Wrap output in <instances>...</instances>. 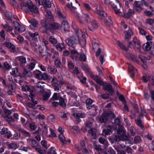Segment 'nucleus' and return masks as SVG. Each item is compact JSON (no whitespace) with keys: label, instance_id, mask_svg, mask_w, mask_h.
I'll return each mask as SVG.
<instances>
[{"label":"nucleus","instance_id":"45","mask_svg":"<svg viewBox=\"0 0 154 154\" xmlns=\"http://www.w3.org/2000/svg\"><path fill=\"white\" fill-rule=\"evenodd\" d=\"M79 59L81 61H86V57L84 54H80Z\"/></svg>","mask_w":154,"mask_h":154},{"label":"nucleus","instance_id":"25","mask_svg":"<svg viewBox=\"0 0 154 154\" xmlns=\"http://www.w3.org/2000/svg\"><path fill=\"white\" fill-rule=\"evenodd\" d=\"M40 92L42 93L43 100H48L50 96V94L47 92L44 91L43 92Z\"/></svg>","mask_w":154,"mask_h":154},{"label":"nucleus","instance_id":"28","mask_svg":"<svg viewBox=\"0 0 154 154\" xmlns=\"http://www.w3.org/2000/svg\"><path fill=\"white\" fill-rule=\"evenodd\" d=\"M133 45L135 46V48H137V49L138 50V51L140 52V53H143L142 52L140 49V45L139 43L138 42H137L136 41H133Z\"/></svg>","mask_w":154,"mask_h":154},{"label":"nucleus","instance_id":"58","mask_svg":"<svg viewBox=\"0 0 154 154\" xmlns=\"http://www.w3.org/2000/svg\"><path fill=\"white\" fill-rule=\"evenodd\" d=\"M106 129L107 130V131H108L109 132L111 133L113 131V127L112 126L109 125L107 127Z\"/></svg>","mask_w":154,"mask_h":154},{"label":"nucleus","instance_id":"2","mask_svg":"<svg viewBox=\"0 0 154 154\" xmlns=\"http://www.w3.org/2000/svg\"><path fill=\"white\" fill-rule=\"evenodd\" d=\"M111 5L116 14L121 15L120 14L124 12L121 4L118 0H112L111 2Z\"/></svg>","mask_w":154,"mask_h":154},{"label":"nucleus","instance_id":"13","mask_svg":"<svg viewBox=\"0 0 154 154\" xmlns=\"http://www.w3.org/2000/svg\"><path fill=\"white\" fill-rule=\"evenodd\" d=\"M109 139L112 143H113L121 140L119 136L117 135H113L111 137H110L109 138Z\"/></svg>","mask_w":154,"mask_h":154},{"label":"nucleus","instance_id":"19","mask_svg":"<svg viewBox=\"0 0 154 154\" xmlns=\"http://www.w3.org/2000/svg\"><path fill=\"white\" fill-rule=\"evenodd\" d=\"M45 83L43 82H38L36 84V86L38 88L42 89L40 91V92H43L44 91V87Z\"/></svg>","mask_w":154,"mask_h":154},{"label":"nucleus","instance_id":"60","mask_svg":"<svg viewBox=\"0 0 154 154\" xmlns=\"http://www.w3.org/2000/svg\"><path fill=\"white\" fill-rule=\"evenodd\" d=\"M109 96H110L108 94L106 93V94H103L101 95L100 96L103 98L106 99H108L109 98Z\"/></svg>","mask_w":154,"mask_h":154},{"label":"nucleus","instance_id":"23","mask_svg":"<svg viewBox=\"0 0 154 154\" xmlns=\"http://www.w3.org/2000/svg\"><path fill=\"white\" fill-rule=\"evenodd\" d=\"M5 15L7 20L9 21V22H11L12 21V13L10 12L7 11L5 12Z\"/></svg>","mask_w":154,"mask_h":154},{"label":"nucleus","instance_id":"21","mask_svg":"<svg viewBox=\"0 0 154 154\" xmlns=\"http://www.w3.org/2000/svg\"><path fill=\"white\" fill-rule=\"evenodd\" d=\"M41 3L42 5L46 8H49L51 6V3L48 0H42Z\"/></svg>","mask_w":154,"mask_h":154},{"label":"nucleus","instance_id":"52","mask_svg":"<svg viewBox=\"0 0 154 154\" xmlns=\"http://www.w3.org/2000/svg\"><path fill=\"white\" fill-rule=\"evenodd\" d=\"M60 98L59 96H58V94L57 93H54L52 98V99L53 100H56L59 99Z\"/></svg>","mask_w":154,"mask_h":154},{"label":"nucleus","instance_id":"62","mask_svg":"<svg viewBox=\"0 0 154 154\" xmlns=\"http://www.w3.org/2000/svg\"><path fill=\"white\" fill-rule=\"evenodd\" d=\"M27 105L29 108H32V109H35V105H33L31 103H28L26 104Z\"/></svg>","mask_w":154,"mask_h":154},{"label":"nucleus","instance_id":"59","mask_svg":"<svg viewBox=\"0 0 154 154\" xmlns=\"http://www.w3.org/2000/svg\"><path fill=\"white\" fill-rule=\"evenodd\" d=\"M110 133L108 131H107L106 129H103V135L106 136V135H109Z\"/></svg>","mask_w":154,"mask_h":154},{"label":"nucleus","instance_id":"48","mask_svg":"<svg viewBox=\"0 0 154 154\" xmlns=\"http://www.w3.org/2000/svg\"><path fill=\"white\" fill-rule=\"evenodd\" d=\"M36 144L37 142L34 139H32L31 140V145L33 148H35Z\"/></svg>","mask_w":154,"mask_h":154},{"label":"nucleus","instance_id":"6","mask_svg":"<svg viewBox=\"0 0 154 154\" xmlns=\"http://www.w3.org/2000/svg\"><path fill=\"white\" fill-rule=\"evenodd\" d=\"M117 133L120 135L119 137L121 140H128V137L126 135L125 131L123 130V127L121 126H119L117 130Z\"/></svg>","mask_w":154,"mask_h":154},{"label":"nucleus","instance_id":"43","mask_svg":"<svg viewBox=\"0 0 154 154\" xmlns=\"http://www.w3.org/2000/svg\"><path fill=\"white\" fill-rule=\"evenodd\" d=\"M34 97V95L33 94L32 92H31L30 93V95H29V97H30L31 99V101L35 105L37 104L38 103L37 101L34 100L33 99V97Z\"/></svg>","mask_w":154,"mask_h":154},{"label":"nucleus","instance_id":"44","mask_svg":"<svg viewBox=\"0 0 154 154\" xmlns=\"http://www.w3.org/2000/svg\"><path fill=\"white\" fill-rule=\"evenodd\" d=\"M118 43L120 47L122 50H125L126 51H127L128 50V49L125 47V45L123 44V43H121L119 42H118Z\"/></svg>","mask_w":154,"mask_h":154},{"label":"nucleus","instance_id":"36","mask_svg":"<svg viewBox=\"0 0 154 154\" xmlns=\"http://www.w3.org/2000/svg\"><path fill=\"white\" fill-rule=\"evenodd\" d=\"M105 23L107 26L109 27H110L112 25V22L109 18L105 19Z\"/></svg>","mask_w":154,"mask_h":154},{"label":"nucleus","instance_id":"20","mask_svg":"<svg viewBox=\"0 0 154 154\" xmlns=\"http://www.w3.org/2000/svg\"><path fill=\"white\" fill-rule=\"evenodd\" d=\"M127 57L128 59H131L134 62H135L138 63L139 62L138 60L137 59V56L131 53H129L128 54Z\"/></svg>","mask_w":154,"mask_h":154},{"label":"nucleus","instance_id":"8","mask_svg":"<svg viewBox=\"0 0 154 154\" xmlns=\"http://www.w3.org/2000/svg\"><path fill=\"white\" fill-rule=\"evenodd\" d=\"M91 18L88 14H82L80 17V22L84 24H87Z\"/></svg>","mask_w":154,"mask_h":154},{"label":"nucleus","instance_id":"42","mask_svg":"<svg viewBox=\"0 0 154 154\" xmlns=\"http://www.w3.org/2000/svg\"><path fill=\"white\" fill-rule=\"evenodd\" d=\"M146 45L145 47L146 50H149L151 48L152 42H147L146 43Z\"/></svg>","mask_w":154,"mask_h":154},{"label":"nucleus","instance_id":"63","mask_svg":"<svg viewBox=\"0 0 154 154\" xmlns=\"http://www.w3.org/2000/svg\"><path fill=\"white\" fill-rule=\"evenodd\" d=\"M104 55L101 54L99 60L102 64H103V62L105 61V60L104 59Z\"/></svg>","mask_w":154,"mask_h":154},{"label":"nucleus","instance_id":"41","mask_svg":"<svg viewBox=\"0 0 154 154\" xmlns=\"http://www.w3.org/2000/svg\"><path fill=\"white\" fill-rule=\"evenodd\" d=\"M50 42L53 44H55L57 43V40L53 36H51L49 38Z\"/></svg>","mask_w":154,"mask_h":154},{"label":"nucleus","instance_id":"34","mask_svg":"<svg viewBox=\"0 0 154 154\" xmlns=\"http://www.w3.org/2000/svg\"><path fill=\"white\" fill-rule=\"evenodd\" d=\"M78 41L82 46L84 47L85 45L86 41V39L84 38H83L81 39H79V37Z\"/></svg>","mask_w":154,"mask_h":154},{"label":"nucleus","instance_id":"51","mask_svg":"<svg viewBox=\"0 0 154 154\" xmlns=\"http://www.w3.org/2000/svg\"><path fill=\"white\" fill-rule=\"evenodd\" d=\"M94 80H95L96 82L100 84L101 85H102L103 86V84H104L103 83V81H102L100 79H95Z\"/></svg>","mask_w":154,"mask_h":154},{"label":"nucleus","instance_id":"1","mask_svg":"<svg viewBox=\"0 0 154 154\" xmlns=\"http://www.w3.org/2000/svg\"><path fill=\"white\" fill-rule=\"evenodd\" d=\"M75 32V35H73L66 40L67 44L74 49H75L79 38V31L76 30Z\"/></svg>","mask_w":154,"mask_h":154},{"label":"nucleus","instance_id":"46","mask_svg":"<svg viewBox=\"0 0 154 154\" xmlns=\"http://www.w3.org/2000/svg\"><path fill=\"white\" fill-rule=\"evenodd\" d=\"M4 69L6 70H8L10 69L11 67L10 66L8 63L7 62L4 63Z\"/></svg>","mask_w":154,"mask_h":154},{"label":"nucleus","instance_id":"24","mask_svg":"<svg viewBox=\"0 0 154 154\" xmlns=\"http://www.w3.org/2000/svg\"><path fill=\"white\" fill-rule=\"evenodd\" d=\"M128 72L131 78H133L134 76V68L132 66H130L128 68Z\"/></svg>","mask_w":154,"mask_h":154},{"label":"nucleus","instance_id":"47","mask_svg":"<svg viewBox=\"0 0 154 154\" xmlns=\"http://www.w3.org/2000/svg\"><path fill=\"white\" fill-rule=\"evenodd\" d=\"M55 64L57 67H60L61 63L60 60L58 58L56 59L55 61Z\"/></svg>","mask_w":154,"mask_h":154},{"label":"nucleus","instance_id":"54","mask_svg":"<svg viewBox=\"0 0 154 154\" xmlns=\"http://www.w3.org/2000/svg\"><path fill=\"white\" fill-rule=\"evenodd\" d=\"M140 141V136H137L134 137V142L135 143H136L139 142Z\"/></svg>","mask_w":154,"mask_h":154},{"label":"nucleus","instance_id":"17","mask_svg":"<svg viewBox=\"0 0 154 154\" xmlns=\"http://www.w3.org/2000/svg\"><path fill=\"white\" fill-rule=\"evenodd\" d=\"M59 25L58 24L56 23H50L49 26L48 28V30L50 29L51 30H56L59 27Z\"/></svg>","mask_w":154,"mask_h":154},{"label":"nucleus","instance_id":"55","mask_svg":"<svg viewBox=\"0 0 154 154\" xmlns=\"http://www.w3.org/2000/svg\"><path fill=\"white\" fill-rule=\"evenodd\" d=\"M68 67L69 69H72L74 68V65L72 61H70L69 62L68 64Z\"/></svg>","mask_w":154,"mask_h":154},{"label":"nucleus","instance_id":"5","mask_svg":"<svg viewBox=\"0 0 154 154\" xmlns=\"http://www.w3.org/2000/svg\"><path fill=\"white\" fill-rule=\"evenodd\" d=\"M89 30L93 31L98 27L97 23L94 19L91 18L87 24Z\"/></svg>","mask_w":154,"mask_h":154},{"label":"nucleus","instance_id":"16","mask_svg":"<svg viewBox=\"0 0 154 154\" xmlns=\"http://www.w3.org/2000/svg\"><path fill=\"white\" fill-rule=\"evenodd\" d=\"M124 33L125 34V40L128 42L131 38V36L133 35V32L130 29L128 31H125Z\"/></svg>","mask_w":154,"mask_h":154},{"label":"nucleus","instance_id":"40","mask_svg":"<svg viewBox=\"0 0 154 154\" xmlns=\"http://www.w3.org/2000/svg\"><path fill=\"white\" fill-rule=\"evenodd\" d=\"M22 2H21L20 5L21 6V9H25L24 8L26 7L27 6V1L24 2L23 0H21Z\"/></svg>","mask_w":154,"mask_h":154},{"label":"nucleus","instance_id":"22","mask_svg":"<svg viewBox=\"0 0 154 154\" xmlns=\"http://www.w3.org/2000/svg\"><path fill=\"white\" fill-rule=\"evenodd\" d=\"M4 44L7 47L11 49V52H14L15 51V48L13 44L9 42L5 43Z\"/></svg>","mask_w":154,"mask_h":154},{"label":"nucleus","instance_id":"9","mask_svg":"<svg viewBox=\"0 0 154 154\" xmlns=\"http://www.w3.org/2000/svg\"><path fill=\"white\" fill-rule=\"evenodd\" d=\"M27 6L28 8V11L29 12H30L32 14H37L38 12V9L32 2L28 3L27 4Z\"/></svg>","mask_w":154,"mask_h":154},{"label":"nucleus","instance_id":"31","mask_svg":"<svg viewBox=\"0 0 154 154\" xmlns=\"http://www.w3.org/2000/svg\"><path fill=\"white\" fill-rule=\"evenodd\" d=\"M23 76L30 77L32 75V73L30 71H28L26 69H24L23 72L22 74Z\"/></svg>","mask_w":154,"mask_h":154},{"label":"nucleus","instance_id":"61","mask_svg":"<svg viewBox=\"0 0 154 154\" xmlns=\"http://www.w3.org/2000/svg\"><path fill=\"white\" fill-rule=\"evenodd\" d=\"M145 14L146 16L148 17H150L152 16L153 14L149 11L146 10L145 11Z\"/></svg>","mask_w":154,"mask_h":154},{"label":"nucleus","instance_id":"15","mask_svg":"<svg viewBox=\"0 0 154 154\" xmlns=\"http://www.w3.org/2000/svg\"><path fill=\"white\" fill-rule=\"evenodd\" d=\"M69 27L68 23L67 21L64 20L62 22L61 28V30L63 31L64 32H65Z\"/></svg>","mask_w":154,"mask_h":154},{"label":"nucleus","instance_id":"29","mask_svg":"<svg viewBox=\"0 0 154 154\" xmlns=\"http://www.w3.org/2000/svg\"><path fill=\"white\" fill-rule=\"evenodd\" d=\"M13 23H14L15 30L18 31L19 32H22L23 30H21V27L18 26L20 25L19 23L15 21H14Z\"/></svg>","mask_w":154,"mask_h":154},{"label":"nucleus","instance_id":"26","mask_svg":"<svg viewBox=\"0 0 154 154\" xmlns=\"http://www.w3.org/2000/svg\"><path fill=\"white\" fill-rule=\"evenodd\" d=\"M96 130L94 128H91L88 131V133L89 134H91L94 139H95L96 137Z\"/></svg>","mask_w":154,"mask_h":154},{"label":"nucleus","instance_id":"57","mask_svg":"<svg viewBox=\"0 0 154 154\" xmlns=\"http://www.w3.org/2000/svg\"><path fill=\"white\" fill-rule=\"evenodd\" d=\"M8 149H9V148L13 149V148H14L15 149H16L17 147V146L16 145H15L13 143H11L10 144H9L8 145Z\"/></svg>","mask_w":154,"mask_h":154},{"label":"nucleus","instance_id":"3","mask_svg":"<svg viewBox=\"0 0 154 154\" xmlns=\"http://www.w3.org/2000/svg\"><path fill=\"white\" fill-rule=\"evenodd\" d=\"M110 117L114 118L116 117V116L114 113L111 111L103 112L101 116L99 118V121L102 123H106Z\"/></svg>","mask_w":154,"mask_h":154},{"label":"nucleus","instance_id":"27","mask_svg":"<svg viewBox=\"0 0 154 154\" xmlns=\"http://www.w3.org/2000/svg\"><path fill=\"white\" fill-rule=\"evenodd\" d=\"M59 104L63 107H65L66 106V104L65 103L64 100L62 97H60L59 98Z\"/></svg>","mask_w":154,"mask_h":154},{"label":"nucleus","instance_id":"12","mask_svg":"<svg viewBox=\"0 0 154 154\" xmlns=\"http://www.w3.org/2000/svg\"><path fill=\"white\" fill-rule=\"evenodd\" d=\"M51 82L52 86L54 87V89L55 91H57L59 90V88L61 86L57 82V80L56 78H53Z\"/></svg>","mask_w":154,"mask_h":154},{"label":"nucleus","instance_id":"38","mask_svg":"<svg viewBox=\"0 0 154 154\" xmlns=\"http://www.w3.org/2000/svg\"><path fill=\"white\" fill-rule=\"evenodd\" d=\"M2 26L4 28L5 30L8 32L11 31L12 30V29L11 26H9L8 25L6 24L5 25L3 24H2Z\"/></svg>","mask_w":154,"mask_h":154},{"label":"nucleus","instance_id":"4","mask_svg":"<svg viewBox=\"0 0 154 154\" xmlns=\"http://www.w3.org/2000/svg\"><path fill=\"white\" fill-rule=\"evenodd\" d=\"M34 72L35 78L39 80H47L49 79V76L46 72L42 74L40 71L38 70H36Z\"/></svg>","mask_w":154,"mask_h":154},{"label":"nucleus","instance_id":"30","mask_svg":"<svg viewBox=\"0 0 154 154\" xmlns=\"http://www.w3.org/2000/svg\"><path fill=\"white\" fill-rule=\"evenodd\" d=\"M56 47L59 51H61L65 48V46L63 44L59 43L56 45Z\"/></svg>","mask_w":154,"mask_h":154},{"label":"nucleus","instance_id":"50","mask_svg":"<svg viewBox=\"0 0 154 154\" xmlns=\"http://www.w3.org/2000/svg\"><path fill=\"white\" fill-rule=\"evenodd\" d=\"M119 99L122 101L123 103H126V100L124 96L122 95H120L119 97Z\"/></svg>","mask_w":154,"mask_h":154},{"label":"nucleus","instance_id":"7","mask_svg":"<svg viewBox=\"0 0 154 154\" xmlns=\"http://www.w3.org/2000/svg\"><path fill=\"white\" fill-rule=\"evenodd\" d=\"M144 4V0H141V2L135 1L134 4V7L135 8V10L138 12H140L143 8L142 7Z\"/></svg>","mask_w":154,"mask_h":154},{"label":"nucleus","instance_id":"33","mask_svg":"<svg viewBox=\"0 0 154 154\" xmlns=\"http://www.w3.org/2000/svg\"><path fill=\"white\" fill-rule=\"evenodd\" d=\"M39 53L41 55L42 57H44L45 56H46L47 54H49L48 52H46L45 50L43 49L42 48H40V50L39 51Z\"/></svg>","mask_w":154,"mask_h":154},{"label":"nucleus","instance_id":"56","mask_svg":"<svg viewBox=\"0 0 154 154\" xmlns=\"http://www.w3.org/2000/svg\"><path fill=\"white\" fill-rule=\"evenodd\" d=\"M8 131L7 128H4L2 129L1 131V134H4L8 133Z\"/></svg>","mask_w":154,"mask_h":154},{"label":"nucleus","instance_id":"10","mask_svg":"<svg viewBox=\"0 0 154 154\" xmlns=\"http://www.w3.org/2000/svg\"><path fill=\"white\" fill-rule=\"evenodd\" d=\"M50 23V21L47 19H43L41 21V24L42 26L44 27L45 29V30L43 31L42 32L46 33L47 32Z\"/></svg>","mask_w":154,"mask_h":154},{"label":"nucleus","instance_id":"37","mask_svg":"<svg viewBox=\"0 0 154 154\" xmlns=\"http://www.w3.org/2000/svg\"><path fill=\"white\" fill-rule=\"evenodd\" d=\"M29 35L33 39H35L36 36H38V33L37 32H35L34 33H32L31 32H29L28 33Z\"/></svg>","mask_w":154,"mask_h":154},{"label":"nucleus","instance_id":"39","mask_svg":"<svg viewBox=\"0 0 154 154\" xmlns=\"http://www.w3.org/2000/svg\"><path fill=\"white\" fill-rule=\"evenodd\" d=\"M135 122L136 124L141 128H143L144 127V125L142 124V122L140 119L135 120Z\"/></svg>","mask_w":154,"mask_h":154},{"label":"nucleus","instance_id":"35","mask_svg":"<svg viewBox=\"0 0 154 154\" xmlns=\"http://www.w3.org/2000/svg\"><path fill=\"white\" fill-rule=\"evenodd\" d=\"M59 138L60 140L63 143H66V141L63 133H61L59 135Z\"/></svg>","mask_w":154,"mask_h":154},{"label":"nucleus","instance_id":"64","mask_svg":"<svg viewBox=\"0 0 154 154\" xmlns=\"http://www.w3.org/2000/svg\"><path fill=\"white\" fill-rule=\"evenodd\" d=\"M93 102V101L91 99H87L85 102L86 105H91Z\"/></svg>","mask_w":154,"mask_h":154},{"label":"nucleus","instance_id":"49","mask_svg":"<svg viewBox=\"0 0 154 154\" xmlns=\"http://www.w3.org/2000/svg\"><path fill=\"white\" fill-rule=\"evenodd\" d=\"M19 60L22 63H25L26 62V58L23 56L18 57Z\"/></svg>","mask_w":154,"mask_h":154},{"label":"nucleus","instance_id":"11","mask_svg":"<svg viewBox=\"0 0 154 154\" xmlns=\"http://www.w3.org/2000/svg\"><path fill=\"white\" fill-rule=\"evenodd\" d=\"M103 89L106 91V92L109 95H112L113 92L112 86L111 85H105L103 84Z\"/></svg>","mask_w":154,"mask_h":154},{"label":"nucleus","instance_id":"14","mask_svg":"<svg viewBox=\"0 0 154 154\" xmlns=\"http://www.w3.org/2000/svg\"><path fill=\"white\" fill-rule=\"evenodd\" d=\"M134 11L133 9H129L128 12L126 13H125L124 11V12L122 13V14H121V16H123L124 17L126 18H129L132 15L134 14Z\"/></svg>","mask_w":154,"mask_h":154},{"label":"nucleus","instance_id":"18","mask_svg":"<svg viewBox=\"0 0 154 154\" xmlns=\"http://www.w3.org/2000/svg\"><path fill=\"white\" fill-rule=\"evenodd\" d=\"M29 22L31 23L30 26L32 29H35V28L37 27V25L38 23L37 21L34 19H31Z\"/></svg>","mask_w":154,"mask_h":154},{"label":"nucleus","instance_id":"53","mask_svg":"<svg viewBox=\"0 0 154 154\" xmlns=\"http://www.w3.org/2000/svg\"><path fill=\"white\" fill-rule=\"evenodd\" d=\"M94 148L98 151H100L101 153H102L101 152L102 151V149L100 147V146L96 144L94 145Z\"/></svg>","mask_w":154,"mask_h":154},{"label":"nucleus","instance_id":"32","mask_svg":"<svg viewBox=\"0 0 154 154\" xmlns=\"http://www.w3.org/2000/svg\"><path fill=\"white\" fill-rule=\"evenodd\" d=\"M99 141L100 143L103 145L107 146L108 143L107 140L102 137H100L99 139Z\"/></svg>","mask_w":154,"mask_h":154}]
</instances>
